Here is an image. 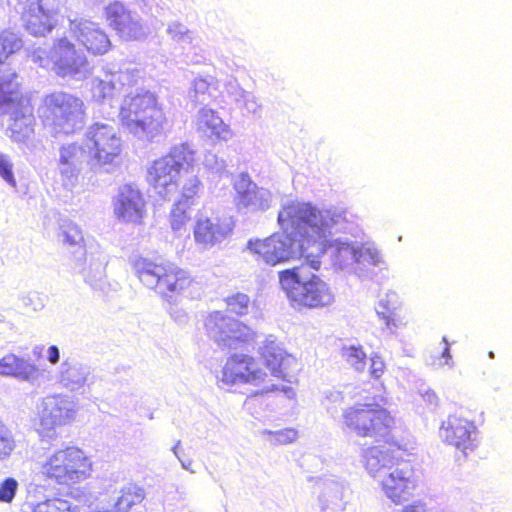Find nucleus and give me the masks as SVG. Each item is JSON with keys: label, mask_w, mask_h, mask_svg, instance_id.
<instances>
[{"label": "nucleus", "mask_w": 512, "mask_h": 512, "mask_svg": "<svg viewBox=\"0 0 512 512\" xmlns=\"http://www.w3.org/2000/svg\"><path fill=\"white\" fill-rule=\"evenodd\" d=\"M277 220L283 231L263 239H250L249 252L269 266L301 257L313 271L321 268L320 256L331 246L330 229L348 221L345 210H320L311 203L299 201L285 204Z\"/></svg>", "instance_id": "obj_1"}, {"label": "nucleus", "mask_w": 512, "mask_h": 512, "mask_svg": "<svg viewBox=\"0 0 512 512\" xmlns=\"http://www.w3.org/2000/svg\"><path fill=\"white\" fill-rule=\"evenodd\" d=\"M410 457L409 450L396 439L371 445L362 454L365 470L377 481L384 496L397 505L412 498L417 487Z\"/></svg>", "instance_id": "obj_2"}, {"label": "nucleus", "mask_w": 512, "mask_h": 512, "mask_svg": "<svg viewBox=\"0 0 512 512\" xmlns=\"http://www.w3.org/2000/svg\"><path fill=\"white\" fill-rule=\"evenodd\" d=\"M93 462L77 446H66L46 453L39 462L38 476L49 487L74 497L81 483L91 477Z\"/></svg>", "instance_id": "obj_3"}, {"label": "nucleus", "mask_w": 512, "mask_h": 512, "mask_svg": "<svg viewBox=\"0 0 512 512\" xmlns=\"http://www.w3.org/2000/svg\"><path fill=\"white\" fill-rule=\"evenodd\" d=\"M340 425L343 431L360 439H374L378 444L391 437L396 418L377 402H355L342 410Z\"/></svg>", "instance_id": "obj_4"}, {"label": "nucleus", "mask_w": 512, "mask_h": 512, "mask_svg": "<svg viewBox=\"0 0 512 512\" xmlns=\"http://www.w3.org/2000/svg\"><path fill=\"white\" fill-rule=\"evenodd\" d=\"M39 118L42 127L52 136L72 135L86 122V106L76 95L54 91L43 97Z\"/></svg>", "instance_id": "obj_5"}, {"label": "nucleus", "mask_w": 512, "mask_h": 512, "mask_svg": "<svg viewBox=\"0 0 512 512\" xmlns=\"http://www.w3.org/2000/svg\"><path fill=\"white\" fill-rule=\"evenodd\" d=\"M311 268L306 259L298 266L278 273L281 288L288 299L298 307L323 308L334 301L329 285L318 275L307 272Z\"/></svg>", "instance_id": "obj_6"}, {"label": "nucleus", "mask_w": 512, "mask_h": 512, "mask_svg": "<svg viewBox=\"0 0 512 512\" xmlns=\"http://www.w3.org/2000/svg\"><path fill=\"white\" fill-rule=\"evenodd\" d=\"M122 124L133 134L152 140L164 133L168 119L157 97L148 92L128 95L119 112Z\"/></svg>", "instance_id": "obj_7"}, {"label": "nucleus", "mask_w": 512, "mask_h": 512, "mask_svg": "<svg viewBox=\"0 0 512 512\" xmlns=\"http://www.w3.org/2000/svg\"><path fill=\"white\" fill-rule=\"evenodd\" d=\"M196 168V152L182 143L152 162L147 179L155 192L166 198L178 190L180 177L183 174H194Z\"/></svg>", "instance_id": "obj_8"}, {"label": "nucleus", "mask_w": 512, "mask_h": 512, "mask_svg": "<svg viewBox=\"0 0 512 512\" xmlns=\"http://www.w3.org/2000/svg\"><path fill=\"white\" fill-rule=\"evenodd\" d=\"M132 268L143 286L163 297L179 295L193 283L187 271L167 261L140 256L132 262Z\"/></svg>", "instance_id": "obj_9"}, {"label": "nucleus", "mask_w": 512, "mask_h": 512, "mask_svg": "<svg viewBox=\"0 0 512 512\" xmlns=\"http://www.w3.org/2000/svg\"><path fill=\"white\" fill-rule=\"evenodd\" d=\"M204 327L208 336L222 349H237L256 343V332L243 322L220 311L207 315Z\"/></svg>", "instance_id": "obj_10"}, {"label": "nucleus", "mask_w": 512, "mask_h": 512, "mask_svg": "<svg viewBox=\"0 0 512 512\" xmlns=\"http://www.w3.org/2000/svg\"><path fill=\"white\" fill-rule=\"evenodd\" d=\"M220 380L226 385L250 384L260 387L256 395L278 390L277 385L270 383L268 374L260 368L258 361L248 354L230 355L223 365Z\"/></svg>", "instance_id": "obj_11"}, {"label": "nucleus", "mask_w": 512, "mask_h": 512, "mask_svg": "<svg viewBox=\"0 0 512 512\" xmlns=\"http://www.w3.org/2000/svg\"><path fill=\"white\" fill-rule=\"evenodd\" d=\"M90 165L113 164L123 152V143L116 130L104 123H93L83 138Z\"/></svg>", "instance_id": "obj_12"}, {"label": "nucleus", "mask_w": 512, "mask_h": 512, "mask_svg": "<svg viewBox=\"0 0 512 512\" xmlns=\"http://www.w3.org/2000/svg\"><path fill=\"white\" fill-rule=\"evenodd\" d=\"M25 30L34 37H44L57 26L61 0H14Z\"/></svg>", "instance_id": "obj_13"}, {"label": "nucleus", "mask_w": 512, "mask_h": 512, "mask_svg": "<svg viewBox=\"0 0 512 512\" xmlns=\"http://www.w3.org/2000/svg\"><path fill=\"white\" fill-rule=\"evenodd\" d=\"M477 434L475 422L459 414L448 415L439 427V436L442 441L461 451L464 457L476 450Z\"/></svg>", "instance_id": "obj_14"}, {"label": "nucleus", "mask_w": 512, "mask_h": 512, "mask_svg": "<svg viewBox=\"0 0 512 512\" xmlns=\"http://www.w3.org/2000/svg\"><path fill=\"white\" fill-rule=\"evenodd\" d=\"M52 70L61 78L74 77L84 72L88 66L85 54L76 48L66 36L53 41L49 52Z\"/></svg>", "instance_id": "obj_15"}, {"label": "nucleus", "mask_w": 512, "mask_h": 512, "mask_svg": "<svg viewBox=\"0 0 512 512\" xmlns=\"http://www.w3.org/2000/svg\"><path fill=\"white\" fill-rule=\"evenodd\" d=\"M71 36L92 56H103L113 48L109 34L97 23L89 19L69 20Z\"/></svg>", "instance_id": "obj_16"}, {"label": "nucleus", "mask_w": 512, "mask_h": 512, "mask_svg": "<svg viewBox=\"0 0 512 512\" xmlns=\"http://www.w3.org/2000/svg\"><path fill=\"white\" fill-rule=\"evenodd\" d=\"M76 409L72 401L61 396L48 397L39 415L38 432L52 437L57 429L72 423Z\"/></svg>", "instance_id": "obj_17"}, {"label": "nucleus", "mask_w": 512, "mask_h": 512, "mask_svg": "<svg viewBox=\"0 0 512 512\" xmlns=\"http://www.w3.org/2000/svg\"><path fill=\"white\" fill-rule=\"evenodd\" d=\"M108 26L122 41H136L144 36L143 25L119 0L110 1L103 9Z\"/></svg>", "instance_id": "obj_18"}, {"label": "nucleus", "mask_w": 512, "mask_h": 512, "mask_svg": "<svg viewBox=\"0 0 512 512\" xmlns=\"http://www.w3.org/2000/svg\"><path fill=\"white\" fill-rule=\"evenodd\" d=\"M113 211L121 222L141 224L146 214V201L140 190L124 185L118 191Z\"/></svg>", "instance_id": "obj_19"}, {"label": "nucleus", "mask_w": 512, "mask_h": 512, "mask_svg": "<svg viewBox=\"0 0 512 512\" xmlns=\"http://www.w3.org/2000/svg\"><path fill=\"white\" fill-rule=\"evenodd\" d=\"M83 162L87 163V149L84 143L72 142L60 146L58 170L64 186L74 187L78 183Z\"/></svg>", "instance_id": "obj_20"}, {"label": "nucleus", "mask_w": 512, "mask_h": 512, "mask_svg": "<svg viewBox=\"0 0 512 512\" xmlns=\"http://www.w3.org/2000/svg\"><path fill=\"white\" fill-rule=\"evenodd\" d=\"M260 357L272 376L286 381H290L298 366L297 360L273 341L263 344Z\"/></svg>", "instance_id": "obj_21"}, {"label": "nucleus", "mask_w": 512, "mask_h": 512, "mask_svg": "<svg viewBox=\"0 0 512 512\" xmlns=\"http://www.w3.org/2000/svg\"><path fill=\"white\" fill-rule=\"evenodd\" d=\"M195 126L202 136L213 142L228 141L233 136L232 130L217 111L208 107H203L198 111Z\"/></svg>", "instance_id": "obj_22"}, {"label": "nucleus", "mask_w": 512, "mask_h": 512, "mask_svg": "<svg viewBox=\"0 0 512 512\" xmlns=\"http://www.w3.org/2000/svg\"><path fill=\"white\" fill-rule=\"evenodd\" d=\"M230 230L224 220L218 217L200 216L195 221L193 235L198 245L207 248L222 241Z\"/></svg>", "instance_id": "obj_23"}, {"label": "nucleus", "mask_w": 512, "mask_h": 512, "mask_svg": "<svg viewBox=\"0 0 512 512\" xmlns=\"http://www.w3.org/2000/svg\"><path fill=\"white\" fill-rule=\"evenodd\" d=\"M0 375L32 381L40 375L39 368L16 354L9 353L0 359Z\"/></svg>", "instance_id": "obj_24"}, {"label": "nucleus", "mask_w": 512, "mask_h": 512, "mask_svg": "<svg viewBox=\"0 0 512 512\" xmlns=\"http://www.w3.org/2000/svg\"><path fill=\"white\" fill-rule=\"evenodd\" d=\"M145 496L144 488L134 483L127 484L120 489L119 496L109 512H129L134 506L142 503Z\"/></svg>", "instance_id": "obj_25"}, {"label": "nucleus", "mask_w": 512, "mask_h": 512, "mask_svg": "<svg viewBox=\"0 0 512 512\" xmlns=\"http://www.w3.org/2000/svg\"><path fill=\"white\" fill-rule=\"evenodd\" d=\"M236 204L239 208H263L264 197L256 184L249 180H241L236 186Z\"/></svg>", "instance_id": "obj_26"}, {"label": "nucleus", "mask_w": 512, "mask_h": 512, "mask_svg": "<svg viewBox=\"0 0 512 512\" xmlns=\"http://www.w3.org/2000/svg\"><path fill=\"white\" fill-rule=\"evenodd\" d=\"M23 48L22 38L15 32L3 30L0 33V64Z\"/></svg>", "instance_id": "obj_27"}, {"label": "nucleus", "mask_w": 512, "mask_h": 512, "mask_svg": "<svg viewBox=\"0 0 512 512\" xmlns=\"http://www.w3.org/2000/svg\"><path fill=\"white\" fill-rule=\"evenodd\" d=\"M191 203L184 200H177L169 214V224L172 230L180 231L185 228L191 220Z\"/></svg>", "instance_id": "obj_28"}, {"label": "nucleus", "mask_w": 512, "mask_h": 512, "mask_svg": "<svg viewBox=\"0 0 512 512\" xmlns=\"http://www.w3.org/2000/svg\"><path fill=\"white\" fill-rule=\"evenodd\" d=\"M31 512H79V510L66 499L51 497L35 503Z\"/></svg>", "instance_id": "obj_29"}, {"label": "nucleus", "mask_w": 512, "mask_h": 512, "mask_svg": "<svg viewBox=\"0 0 512 512\" xmlns=\"http://www.w3.org/2000/svg\"><path fill=\"white\" fill-rule=\"evenodd\" d=\"M342 358L356 371L362 372L366 367L367 355L362 346L350 345L341 350Z\"/></svg>", "instance_id": "obj_30"}, {"label": "nucleus", "mask_w": 512, "mask_h": 512, "mask_svg": "<svg viewBox=\"0 0 512 512\" xmlns=\"http://www.w3.org/2000/svg\"><path fill=\"white\" fill-rule=\"evenodd\" d=\"M225 303L229 313L242 316L248 313L250 299L246 294L238 292L226 297Z\"/></svg>", "instance_id": "obj_31"}, {"label": "nucleus", "mask_w": 512, "mask_h": 512, "mask_svg": "<svg viewBox=\"0 0 512 512\" xmlns=\"http://www.w3.org/2000/svg\"><path fill=\"white\" fill-rule=\"evenodd\" d=\"M265 435L271 437V441L276 445H287L294 442L297 439L298 432L294 428H285L278 431H264Z\"/></svg>", "instance_id": "obj_32"}, {"label": "nucleus", "mask_w": 512, "mask_h": 512, "mask_svg": "<svg viewBox=\"0 0 512 512\" xmlns=\"http://www.w3.org/2000/svg\"><path fill=\"white\" fill-rule=\"evenodd\" d=\"M15 448V441L8 428L0 421V460L10 456Z\"/></svg>", "instance_id": "obj_33"}, {"label": "nucleus", "mask_w": 512, "mask_h": 512, "mask_svg": "<svg viewBox=\"0 0 512 512\" xmlns=\"http://www.w3.org/2000/svg\"><path fill=\"white\" fill-rule=\"evenodd\" d=\"M201 191V182L198 177L194 176L189 179L188 183L182 186L181 197L179 200H184L187 203L194 204V199L199 196Z\"/></svg>", "instance_id": "obj_34"}, {"label": "nucleus", "mask_w": 512, "mask_h": 512, "mask_svg": "<svg viewBox=\"0 0 512 512\" xmlns=\"http://www.w3.org/2000/svg\"><path fill=\"white\" fill-rule=\"evenodd\" d=\"M19 484L13 477H8L0 483V502L11 503L15 498Z\"/></svg>", "instance_id": "obj_35"}, {"label": "nucleus", "mask_w": 512, "mask_h": 512, "mask_svg": "<svg viewBox=\"0 0 512 512\" xmlns=\"http://www.w3.org/2000/svg\"><path fill=\"white\" fill-rule=\"evenodd\" d=\"M63 241L70 246H84V238L81 230L73 224H68L63 229Z\"/></svg>", "instance_id": "obj_36"}, {"label": "nucleus", "mask_w": 512, "mask_h": 512, "mask_svg": "<svg viewBox=\"0 0 512 512\" xmlns=\"http://www.w3.org/2000/svg\"><path fill=\"white\" fill-rule=\"evenodd\" d=\"M386 371V363L381 355L373 353L370 357L369 374L375 379L379 380L382 378Z\"/></svg>", "instance_id": "obj_37"}, {"label": "nucleus", "mask_w": 512, "mask_h": 512, "mask_svg": "<svg viewBox=\"0 0 512 512\" xmlns=\"http://www.w3.org/2000/svg\"><path fill=\"white\" fill-rule=\"evenodd\" d=\"M0 176L9 184H16L12 163L8 156L2 153H0Z\"/></svg>", "instance_id": "obj_38"}, {"label": "nucleus", "mask_w": 512, "mask_h": 512, "mask_svg": "<svg viewBox=\"0 0 512 512\" xmlns=\"http://www.w3.org/2000/svg\"><path fill=\"white\" fill-rule=\"evenodd\" d=\"M193 92L196 96L210 94L211 89L216 90L214 83L208 81L206 78L198 77L194 79L192 84Z\"/></svg>", "instance_id": "obj_39"}, {"label": "nucleus", "mask_w": 512, "mask_h": 512, "mask_svg": "<svg viewBox=\"0 0 512 512\" xmlns=\"http://www.w3.org/2000/svg\"><path fill=\"white\" fill-rule=\"evenodd\" d=\"M168 33L171 35L173 39H180L182 36L188 33L187 30L182 31L181 24H174L169 27Z\"/></svg>", "instance_id": "obj_40"}, {"label": "nucleus", "mask_w": 512, "mask_h": 512, "mask_svg": "<svg viewBox=\"0 0 512 512\" xmlns=\"http://www.w3.org/2000/svg\"><path fill=\"white\" fill-rule=\"evenodd\" d=\"M59 359H60V353H59L58 347L56 345H51L48 348V361L51 364H56V363H58Z\"/></svg>", "instance_id": "obj_41"}, {"label": "nucleus", "mask_w": 512, "mask_h": 512, "mask_svg": "<svg viewBox=\"0 0 512 512\" xmlns=\"http://www.w3.org/2000/svg\"><path fill=\"white\" fill-rule=\"evenodd\" d=\"M402 512H431L425 504L423 503H414L406 506Z\"/></svg>", "instance_id": "obj_42"}, {"label": "nucleus", "mask_w": 512, "mask_h": 512, "mask_svg": "<svg viewBox=\"0 0 512 512\" xmlns=\"http://www.w3.org/2000/svg\"><path fill=\"white\" fill-rule=\"evenodd\" d=\"M341 250L351 253L356 261H360V257L362 256L364 248L360 247L359 249H355L347 244L344 247H342Z\"/></svg>", "instance_id": "obj_43"}, {"label": "nucleus", "mask_w": 512, "mask_h": 512, "mask_svg": "<svg viewBox=\"0 0 512 512\" xmlns=\"http://www.w3.org/2000/svg\"><path fill=\"white\" fill-rule=\"evenodd\" d=\"M381 318L385 321V324L388 329H393L398 326V320L394 317L383 315Z\"/></svg>", "instance_id": "obj_44"}, {"label": "nucleus", "mask_w": 512, "mask_h": 512, "mask_svg": "<svg viewBox=\"0 0 512 512\" xmlns=\"http://www.w3.org/2000/svg\"><path fill=\"white\" fill-rule=\"evenodd\" d=\"M443 340H444V341H445V343H446V347H445V348H444V350H443L442 356H443V357H445V358H451V355H450V349H449V347H448V343H447V341H446V339H445V338H444Z\"/></svg>", "instance_id": "obj_45"}, {"label": "nucleus", "mask_w": 512, "mask_h": 512, "mask_svg": "<svg viewBox=\"0 0 512 512\" xmlns=\"http://www.w3.org/2000/svg\"><path fill=\"white\" fill-rule=\"evenodd\" d=\"M44 60H45V59H44V58H42V57H40V56H38V57L34 58V61H35V62H38L41 66H44Z\"/></svg>", "instance_id": "obj_46"}, {"label": "nucleus", "mask_w": 512, "mask_h": 512, "mask_svg": "<svg viewBox=\"0 0 512 512\" xmlns=\"http://www.w3.org/2000/svg\"><path fill=\"white\" fill-rule=\"evenodd\" d=\"M488 355H489L490 358H494V352L493 351H490Z\"/></svg>", "instance_id": "obj_47"}]
</instances>
